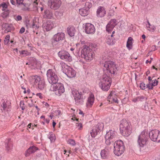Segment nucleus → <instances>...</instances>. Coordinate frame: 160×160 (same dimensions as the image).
Segmentation results:
<instances>
[{
  "label": "nucleus",
  "instance_id": "nucleus-9",
  "mask_svg": "<svg viewBox=\"0 0 160 160\" xmlns=\"http://www.w3.org/2000/svg\"><path fill=\"white\" fill-rule=\"evenodd\" d=\"M60 64L63 68L64 67L65 74L68 77L71 78L75 76L76 72L72 68L66 65L65 63L63 62H61Z\"/></svg>",
  "mask_w": 160,
  "mask_h": 160
},
{
  "label": "nucleus",
  "instance_id": "nucleus-52",
  "mask_svg": "<svg viewBox=\"0 0 160 160\" xmlns=\"http://www.w3.org/2000/svg\"><path fill=\"white\" fill-rule=\"evenodd\" d=\"M88 91V90L87 89H82V91L80 92H81L82 94V96L84 95L85 93H87Z\"/></svg>",
  "mask_w": 160,
  "mask_h": 160
},
{
  "label": "nucleus",
  "instance_id": "nucleus-51",
  "mask_svg": "<svg viewBox=\"0 0 160 160\" xmlns=\"http://www.w3.org/2000/svg\"><path fill=\"white\" fill-rule=\"evenodd\" d=\"M144 108L145 110H148V103L147 102H145V103L144 106Z\"/></svg>",
  "mask_w": 160,
  "mask_h": 160
},
{
  "label": "nucleus",
  "instance_id": "nucleus-5",
  "mask_svg": "<svg viewBox=\"0 0 160 160\" xmlns=\"http://www.w3.org/2000/svg\"><path fill=\"white\" fill-rule=\"evenodd\" d=\"M114 152L118 156L121 155L124 151V146L123 142L121 140H118L115 142L114 144Z\"/></svg>",
  "mask_w": 160,
  "mask_h": 160
},
{
  "label": "nucleus",
  "instance_id": "nucleus-46",
  "mask_svg": "<svg viewBox=\"0 0 160 160\" xmlns=\"http://www.w3.org/2000/svg\"><path fill=\"white\" fill-rule=\"evenodd\" d=\"M140 87L141 89L144 90L146 88V85L143 82L140 83Z\"/></svg>",
  "mask_w": 160,
  "mask_h": 160
},
{
  "label": "nucleus",
  "instance_id": "nucleus-20",
  "mask_svg": "<svg viewBox=\"0 0 160 160\" xmlns=\"http://www.w3.org/2000/svg\"><path fill=\"white\" fill-rule=\"evenodd\" d=\"M38 149V148L34 146L30 147L25 152V155L26 157H28L31 154L34 153Z\"/></svg>",
  "mask_w": 160,
  "mask_h": 160
},
{
  "label": "nucleus",
  "instance_id": "nucleus-24",
  "mask_svg": "<svg viewBox=\"0 0 160 160\" xmlns=\"http://www.w3.org/2000/svg\"><path fill=\"white\" fill-rule=\"evenodd\" d=\"M44 27L47 31L51 30L54 27L53 22L51 21H48L43 24Z\"/></svg>",
  "mask_w": 160,
  "mask_h": 160
},
{
  "label": "nucleus",
  "instance_id": "nucleus-38",
  "mask_svg": "<svg viewBox=\"0 0 160 160\" xmlns=\"http://www.w3.org/2000/svg\"><path fill=\"white\" fill-rule=\"evenodd\" d=\"M9 11L8 10H4V12L2 14V16L3 18H6L9 15Z\"/></svg>",
  "mask_w": 160,
  "mask_h": 160
},
{
  "label": "nucleus",
  "instance_id": "nucleus-45",
  "mask_svg": "<svg viewBox=\"0 0 160 160\" xmlns=\"http://www.w3.org/2000/svg\"><path fill=\"white\" fill-rule=\"evenodd\" d=\"M138 101H142L143 100H147V98L144 97L143 96H139L138 97Z\"/></svg>",
  "mask_w": 160,
  "mask_h": 160
},
{
  "label": "nucleus",
  "instance_id": "nucleus-30",
  "mask_svg": "<svg viewBox=\"0 0 160 160\" xmlns=\"http://www.w3.org/2000/svg\"><path fill=\"white\" fill-rule=\"evenodd\" d=\"M132 41H133V39L132 37H129L128 38L126 46L129 49H131L132 48Z\"/></svg>",
  "mask_w": 160,
  "mask_h": 160
},
{
  "label": "nucleus",
  "instance_id": "nucleus-64",
  "mask_svg": "<svg viewBox=\"0 0 160 160\" xmlns=\"http://www.w3.org/2000/svg\"><path fill=\"white\" fill-rule=\"evenodd\" d=\"M10 2L13 5H15V2L13 0H10Z\"/></svg>",
  "mask_w": 160,
  "mask_h": 160
},
{
  "label": "nucleus",
  "instance_id": "nucleus-47",
  "mask_svg": "<svg viewBox=\"0 0 160 160\" xmlns=\"http://www.w3.org/2000/svg\"><path fill=\"white\" fill-rule=\"evenodd\" d=\"M76 126L78 128V129L81 130L82 128V125L81 123H77Z\"/></svg>",
  "mask_w": 160,
  "mask_h": 160
},
{
  "label": "nucleus",
  "instance_id": "nucleus-8",
  "mask_svg": "<svg viewBox=\"0 0 160 160\" xmlns=\"http://www.w3.org/2000/svg\"><path fill=\"white\" fill-rule=\"evenodd\" d=\"M50 90L55 91V93L58 96L61 95L65 91L63 85L61 83H57L56 86H51Z\"/></svg>",
  "mask_w": 160,
  "mask_h": 160
},
{
  "label": "nucleus",
  "instance_id": "nucleus-31",
  "mask_svg": "<svg viewBox=\"0 0 160 160\" xmlns=\"http://www.w3.org/2000/svg\"><path fill=\"white\" fill-rule=\"evenodd\" d=\"M11 140V139H8V142H6L7 143L6 144V148L8 151L11 149L13 147V144Z\"/></svg>",
  "mask_w": 160,
  "mask_h": 160
},
{
  "label": "nucleus",
  "instance_id": "nucleus-22",
  "mask_svg": "<svg viewBox=\"0 0 160 160\" xmlns=\"http://www.w3.org/2000/svg\"><path fill=\"white\" fill-rule=\"evenodd\" d=\"M97 16L102 17L106 14V11L103 7H99L97 11Z\"/></svg>",
  "mask_w": 160,
  "mask_h": 160
},
{
  "label": "nucleus",
  "instance_id": "nucleus-23",
  "mask_svg": "<svg viewBox=\"0 0 160 160\" xmlns=\"http://www.w3.org/2000/svg\"><path fill=\"white\" fill-rule=\"evenodd\" d=\"M94 101V97L93 94H91L88 98L86 103L87 106L88 108H91L93 105Z\"/></svg>",
  "mask_w": 160,
  "mask_h": 160
},
{
  "label": "nucleus",
  "instance_id": "nucleus-57",
  "mask_svg": "<svg viewBox=\"0 0 160 160\" xmlns=\"http://www.w3.org/2000/svg\"><path fill=\"white\" fill-rule=\"evenodd\" d=\"M16 1L17 4L18 5L19 4L21 3V2H22L23 1V0H16Z\"/></svg>",
  "mask_w": 160,
  "mask_h": 160
},
{
  "label": "nucleus",
  "instance_id": "nucleus-61",
  "mask_svg": "<svg viewBox=\"0 0 160 160\" xmlns=\"http://www.w3.org/2000/svg\"><path fill=\"white\" fill-rule=\"evenodd\" d=\"M37 96H38L40 98H42V94L41 93H38L36 94Z\"/></svg>",
  "mask_w": 160,
  "mask_h": 160
},
{
  "label": "nucleus",
  "instance_id": "nucleus-53",
  "mask_svg": "<svg viewBox=\"0 0 160 160\" xmlns=\"http://www.w3.org/2000/svg\"><path fill=\"white\" fill-rule=\"evenodd\" d=\"M17 21H20L22 19V17L20 15L18 16L15 19Z\"/></svg>",
  "mask_w": 160,
  "mask_h": 160
},
{
  "label": "nucleus",
  "instance_id": "nucleus-15",
  "mask_svg": "<svg viewBox=\"0 0 160 160\" xmlns=\"http://www.w3.org/2000/svg\"><path fill=\"white\" fill-rule=\"evenodd\" d=\"M65 39V34L62 32H58L53 36L52 39V43L59 42Z\"/></svg>",
  "mask_w": 160,
  "mask_h": 160
},
{
  "label": "nucleus",
  "instance_id": "nucleus-27",
  "mask_svg": "<svg viewBox=\"0 0 160 160\" xmlns=\"http://www.w3.org/2000/svg\"><path fill=\"white\" fill-rule=\"evenodd\" d=\"M2 29H5V32L7 33L10 32L12 28V25L7 23H3L2 24Z\"/></svg>",
  "mask_w": 160,
  "mask_h": 160
},
{
  "label": "nucleus",
  "instance_id": "nucleus-29",
  "mask_svg": "<svg viewBox=\"0 0 160 160\" xmlns=\"http://www.w3.org/2000/svg\"><path fill=\"white\" fill-rule=\"evenodd\" d=\"M79 14L82 16H86L89 13V11L84 8H82L79 9Z\"/></svg>",
  "mask_w": 160,
  "mask_h": 160
},
{
  "label": "nucleus",
  "instance_id": "nucleus-39",
  "mask_svg": "<svg viewBox=\"0 0 160 160\" xmlns=\"http://www.w3.org/2000/svg\"><path fill=\"white\" fill-rule=\"evenodd\" d=\"M92 7V4L89 2H87L85 3V6L84 8L88 9V10L89 11V9L91 8Z\"/></svg>",
  "mask_w": 160,
  "mask_h": 160
},
{
  "label": "nucleus",
  "instance_id": "nucleus-16",
  "mask_svg": "<svg viewBox=\"0 0 160 160\" xmlns=\"http://www.w3.org/2000/svg\"><path fill=\"white\" fill-rule=\"evenodd\" d=\"M48 4L51 8L57 10L60 7L62 2L61 0H49Z\"/></svg>",
  "mask_w": 160,
  "mask_h": 160
},
{
  "label": "nucleus",
  "instance_id": "nucleus-1",
  "mask_svg": "<svg viewBox=\"0 0 160 160\" xmlns=\"http://www.w3.org/2000/svg\"><path fill=\"white\" fill-rule=\"evenodd\" d=\"M89 44L88 43H85L82 52V57L87 61L92 60L94 56V53Z\"/></svg>",
  "mask_w": 160,
  "mask_h": 160
},
{
  "label": "nucleus",
  "instance_id": "nucleus-50",
  "mask_svg": "<svg viewBox=\"0 0 160 160\" xmlns=\"http://www.w3.org/2000/svg\"><path fill=\"white\" fill-rule=\"evenodd\" d=\"M112 100L113 102L116 103H118V101L117 99V97L115 98H112Z\"/></svg>",
  "mask_w": 160,
  "mask_h": 160
},
{
  "label": "nucleus",
  "instance_id": "nucleus-18",
  "mask_svg": "<svg viewBox=\"0 0 160 160\" xmlns=\"http://www.w3.org/2000/svg\"><path fill=\"white\" fill-rule=\"evenodd\" d=\"M29 1L27 0V1H23L21 3L18 5V7L21 8V10L24 11H29V7L30 5Z\"/></svg>",
  "mask_w": 160,
  "mask_h": 160
},
{
  "label": "nucleus",
  "instance_id": "nucleus-37",
  "mask_svg": "<svg viewBox=\"0 0 160 160\" xmlns=\"http://www.w3.org/2000/svg\"><path fill=\"white\" fill-rule=\"evenodd\" d=\"M114 26H112L111 25L108 24L106 26V30L108 32H111L114 28Z\"/></svg>",
  "mask_w": 160,
  "mask_h": 160
},
{
  "label": "nucleus",
  "instance_id": "nucleus-59",
  "mask_svg": "<svg viewBox=\"0 0 160 160\" xmlns=\"http://www.w3.org/2000/svg\"><path fill=\"white\" fill-rule=\"evenodd\" d=\"M116 8H117L116 7H115V6H114V5H112L110 8V11H112V9H114V8L116 9Z\"/></svg>",
  "mask_w": 160,
  "mask_h": 160
},
{
  "label": "nucleus",
  "instance_id": "nucleus-11",
  "mask_svg": "<svg viewBox=\"0 0 160 160\" xmlns=\"http://www.w3.org/2000/svg\"><path fill=\"white\" fill-rule=\"evenodd\" d=\"M147 139V133L146 134L144 131L142 132L138 136V143L140 147H143L146 145Z\"/></svg>",
  "mask_w": 160,
  "mask_h": 160
},
{
  "label": "nucleus",
  "instance_id": "nucleus-63",
  "mask_svg": "<svg viewBox=\"0 0 160 160\" xmlns=\"http://www.w3.org/2000/svg\"><path fill=\"white\" fill-rule=\"evenodd\" d=\"M152 49H153L154 51L157 49L156 46L155 45L152 46Z\"/></svg>",
  "mask_w": 160,
  "mask_h": 160
},
{
  "label": "nucleus",
  "instance_id": "nucleus-10",
  "mask_svg": "<svg viewBox=\"0 0 160 160\" xmlns=\"http://www.w3.org/2000/svg\"><path fill=\"white\" fill-rule=\"evenodd\" d=\"M72 93L74 97L76 103L78 105L82 104L83 98L82 93L76 90L72 91Z\"/></svg>",
  "mask_w": 160,
  "mask_h": 160
},
{
  "label": "nucleus",
  "instance_id": "nucleus-26",
  "mask_svg": "<svg viewBox=\"0 0 160 160\" xmlns=\"http://www.w3.org/2000/svg\"><path fill=\"white\" fill-rule=\"evenodd\" d=\"M53 17L52 12L49 10L46 9L44 12L43 17L45 18L52 19Z\"/></svg>",
  "mask_w": 160,
  "mask_h": 160
},
{
  "label": "nucleus",
  "instance_id": "nucleus-4",
  "mask_svg": "<svg viewBox=\"0 0 160 160\" xmlns=\"http://www.w3.org/2000/svg\"><path fill=\"white\" fill-rule=\"evenodd\" d=\"M103 69L110 76L114 74L117 71V68L114 63L111 61L106 62L104 64Z\"/></svg>",
  "mask_w": 160,
  "mask_h": 160
},
{
  "label": "nucleus",
  "instance_id": "nucleus-7",
  "mask_svg": "<svg viewBox=\"0 0 160 160\" xmlns=\"http://www.w3.org/2000/svg\"><path fill=\"white\" fill-rule=\"evenodd\" d=\"M48 81L52 84H56L58 80V77L52 69L48 70L47 72Z\"/></svg>",
  "mask_w": 160,
  "mask_h": 160
},
{
  "label": "nucleus",
  "instance_id": "nucleus-43",
  "mask_svg": "<svg viewBox=\"0 0 160 160\" xmlns=\"http://www.w3.org/2000/svg\"><path fill=\"white\" fill-rule=\"evenodd\" d=\"M0 7L2 8V11L8 10H7V7L8 6L6 3L5 2H2L1 4L0 5Z\"/></svg>",
  "mask_w": 160,
  "mask_h": 160
},
{
  "label": "nucleus",
  "instance_id": "nucleus-62",
  "mask_svg": "<svg viewBox=\"0 0 160 160\" xmlns=\"http://www.w3.org/2000/svg\"><path fill=\"white\" fill-rule=\"evenodd\" d=\"M43 103L46 108H48L49 106V104L47 102H44Z\"/></svg>",
  "mask_w": 160,
  "mask_h": 160
},
{
  "label": "nucleus",
  "instance_id": "nucleus-21",
  "mask_svg": "<svg viewBox=\"0 0 160 160\" xmlns=\"http://www.w3.org/2000/svg\"><path fill=\"white\" fill-rule=\"evenodd\" d=\"M29 78L30 82L35 85H36L41 80L40 77L37 75L31 76Z\"/></svg>",
  "mask_w": 160,
  "mask_h": 160
},
{
  "label": "nucleus",
  "instance_id": "nucleus-60",
  "mask_svg": "<svg viewBox=\"0 0 160 160\" xmlns=\"http://www.w3.org/2000/svg\"><path fill=\"white\" fill-rule=\"evenodd\" d=\"M132 101L134 102H136L137 101H138V97H136L135 98H134L132 100Z\"/></svg>",
  "mask_w": 160,
  "mask_h": 160
},
{
  "label": "nucleus",
  "instance_id": "nucleus-17",
  "mask_svg": "<svg viewBox=\"0 0 160 160\" xmlns=\"http://www.w3.org/2000/svg\"><path fill=\"white\" fill-rule=\"evenodd\" d=\"M159 131L157 129L151 130L149 133V136L150 139L153 141L156 142L157 141V138L159 135Z\"/></svg>",
  "mask_w": 160,
  "mask_h": 160
},
{
  "label": "nucleus",
  "instance_id": "nucleus-49",
  "mask_svg": "<svg viewBox=\"0 0 160 160\" xmlns=\"http://www.w3.org/2000/svg\"><path fill=\"white\" fill-rule=\"evenodd\" d=\"M158 83V80L156 79H155L154 80H153L152 81V82H151V83L153 86H156Z\"/></svg>",
  "mask_w": 160,
  "mask_h": 160
},
{
  "label": "nucleus",
  "instance_id": "nucleus-2",
  "mask_svg": "<svg viewBox=\"0 0 160 160\" xmlns=\"http://www.w3.org/2000/svg\"><path fill=\"white\" fill-rule=\"evenodd\" d=\"M111 76L106 73L102 75L99 86L103 90L107 91L109 90L111 83Z\"/></svg>",
  "mask_w": 160,
  "mask_h": 160
},
{
  "label": "nucleus",
  "instance_id": "nucleus-12",
  "mask_svg": "<svg viewBox=\"0 0 160 160\" xmlns=\"http://www.w3.org/2000/svg\"><path fill=\"white\" fill-rule=\"evenodd\" d=\"M58 55L60 58L67 62H70L72 61V58L70 54L67 52L65 51H59Z\"/></svg>",
  "mask_w": 160,
  "mask_h": 160
},
{
  "label": "nucleus",
  "instance_id": "nucleus-28",
  "mask_svg": "<svg viewBox=\"0 0 160 160\" xmlns=\"http://www.w3.org/2000/svg\"><path fill=\"white\" fill-rule=\"evenodd\" d=\"M106 147L105 149L101 150V156L102 159H105L108 157V149Z\"/></svg>",
  "mask_w": 160,
  "mask_h": 160
},
{
  "label": "nucleus",
  "instance_id": "nucleus-48",
  "mask_svg": "<svg viewBox=\"0 0 160 160\" xmlns=\"http://www.w3.org/2000/svg\"><path fill=\"white\" fill-rule=\"evenodd\" d=\"M153 87L151 82H149L148 84L146 85V88H148L149 90L152 89L153 88Z\"/></svg>",
  "mask_w": 160,
  "mask_h": 160
},
{
  "label": "nucleus",
  "instance_id": "nucleus-6",
  "mask_svg": "<svg viewBox=\"0 0 160 160\" xmlns=\"http://www.w3.org/2000/svg\"><path fill=\"white\" fill-rule=\"evenodd\" d=\"M105 138L106 144L109 145L117 138V133L112 130H109L107 132Z\"/></svg>",
  "mask_w": 160,
  "mask_h": 160
},
{
  "label": "nucleus",
  "instance_id": "nucleus-3",
  "mask_svg": "<svg viewBox=\"0 0 160 160\" xmlns=\"http://www.w3.org/2000/svg\"><path fill=\"white\" fill-rule=\"evenodd\" d=\"M120 130L122 135L124 136L128 137L132 132L130 124L125 119H123L120 125Z\"/></svg>",
  "mask_w": 160,
  "mask_h": 160
},
{
  "label": "nucleus",
  "instance_id": "nucleus-54",
  "mask_svg": "<svg viewBox=\"0 0 160 160\" xmlns=\"http://www.w3.org/2000/svg\"><path fill=\"white\" fill-rule=\"evenodd\" d=\"M25 29L24 28L22 27L19 31V33H22L25 32Z\"/></svg>",
  "mask_w": 160,
  "mask_h": 160
},
{
  "label": "nucleus",
  "instance_id": "nucleus-40",
  "mask_svg": "<svg viewBox=\"0 0 160 160\" xmlns=\"http://www.w3.org/2000/svg\"><path fill=\"white\" fill-rule=\"evenodd\" d=\"M50 136L49 138L51 142H54L55 140V135L53 134L52 132H50Z\"/></svg>",
  "mask_w": 160,
  "mask_h": 160
},
{
  "label": "nucleus",
  "instance_id": "nucleus-55",
  "mask_svg": "<svg viewBox=\"0 0 160 160\" xmlns=\"http://www.w3.org/2000/svg\"><path fill=\"white\" fill-rule=\"evenodd\" d=\"M156 142L160 143V132H159V135L158 136L157 138V141H156Z\"/></svg>",
  "mask_w": 160,
  "mask_h": 160
},
{
  "label": "nucleus",
  "instance_id": "nucleus-58",
  "mask_svg": "<svg viewBox=\"0 0 160 160\" xmlns=\"http://www.w3.org/2000/svg\"><path fill=\"white\" fill-rule=\"evenodd\" d=\"M55 112L56 113V115H59L60 114L61 112L59 110H57L55 111Z\"/></svg>",
  "mask_w": 160,
  "mask_h": 160
},
{
  "label": "nucleus",
  "instance_id": "nucleus-33",
  "mask_svg": "<svg viewBox=\"0 0 160 160\" xmlns=\"http://www.w3.org/2000/svg\"><path fill=\"white\" fill-rule=\"evenodd\" d=\"M107 43L109 45H113L115 43V40L113 38H111V36L107 37Z\"/></svg>",
  "mask_w": 160,
  "mask_h": 160
},
{
  "label": "nucleus",
  "instance_id": "nucleus-41",
  "mask_svg": "<svg viewBox=\"0 0 160 160\" xmlns=\"http://www.w3.org/2000/svg\"><path fill=\"white\" fill-rule=\"evenodd\" d=\"M116 20L115 19H112L111 20V21L109 22L108 24L111 25L112 26H114V27H115V26L117 25L116 23Z\"/></svg>",
  "mask_w": 160,
  "mask_h": 160
},
{
  "label": "nucleus",
  "instance_id": "nucleus-56",
  "mask_svg": "<svg viewBox=\"0 0 160 160\" xmlns=\"http://www.w3.org/2000/svg\"><path fill=\"white\" fill-rule=\"evenodd\" d=\"M27 51H25V50H23V51H22L20 52V53L21 54L26 55L27 54Z\"/></svg>",
  "mask_w": 160,
  "mask_h": 160
},
{
  "label": "nucleus",
  "instance_id": "nucleus-36",
  "mask_svg": "<svg viewBox=\"0 0 160 160\" xmlns=\"http://www.w3.org/2000/svg\"><path fill=\"white\" fill-rule=\"evenodd\" d=\"M27 26L28 27L34 28L35 29H38L39 27L38 26L35 24L34 22H33L31 24L28 23L27 25Z\"/></svg>",
  "mask_w": 160,
  "mask_h": 160
},
{
  "label": "nucleus",
  "instance_id": "nucleus-25",
  "mask_svg": "<svg viewBox=\"0 0 160 160\" xmlns=\"http://www.w3.org/2000/svg\"><path fill=\"white\" fill-rule=\"evenodd\" d=\"M68 34L71 37L73 36L76 32L75 28L72 26H69L67 28Z\"/></svg>",
  "mask_w": 160,
  "mask_h": 160
},
{
  "label": "nucleus",
  "instance_id": "nucleus-44",
  "mask_svg": "<svg viewBox=\"0 0 160 160\" xmlns=\"http://www.w3.org/2000/svg\"><path fill=\"white\" fill-rule=\"evenodd\" d=\"M67 142L68 143L72 145V146H74L76 145L75 140L72 139H69Z\"/></svg>",
  "mask_w": 160,
  "mask_h": 160
},
{
  "label": "nucleus",
  "instance_id": "nucleus-32",
  "mask_svg": "<svg viewBox=\"0 0 160 160\" xmlns=\"http://www.w3.org/2000/svg\"><path fill=\"white\" fill-rule=\"evenodd\" d=\"M38 88L40 90L43 89L45 87V83L43 80H41L38 82Z\"/></svg>",
  "mask_w": 160,
  "mask_h": 160
},
{
  "label": "nucleus",
  "instance_id": "nucleus-14",
  "mask_svg": "<svg viewBox=\"0 0 160 160\" xmlns=\"http://www.w3.org/2000/svg\"><path fill=\"white\" fill-rule=\"evenodd\" d=\"M83 27L85 32L88 34H94L95 32V28L94 26L90 23L83 24Z\"/></svg>",
  "mask_w": 160,
  "mask_h": 160
},
{
  "label": "nucleus",
  "instance_id": "nucleus-42",
  "mask_svg": "<svg viewBox=\"0 0 160 160\" xmlns=\"http://www.w3.org/2000/svg\"><path fill=\"white\" fill-rule=\"evenodd\" d=\"M10 36L9 35H7L5 38L4 40V44L5 45L9 43L10 41Z\"/></svg>",
  "mask_w": 160,
  "mask_h": 160
},
{
  "label": "nucleus",
  "instance_id": "nucleus-35",
  "mask_svg": "<svg viewBox=\"0 0 160 160\" xmlns=\"http://www.w3.org/2000/svg\"><path fill=\"white\" fill-rule=\"evenodd\" d=\"M147 23L148 25H147V27L148 30L150 31H154L156 29L155 27L154 26H152L151 25H150V23L148 21Z\"/></svg>",
  "mask_w": 160,
  "mask_h": 160
},
{
  "label": "nucleus",
  "instance_id": "nucleus-19",
  "mask_svg": "<svg viewBox=\"0 0 160 160\" xmlns=\"http://www.w3.org/2000/svg\"><path fill=\"white\" fill-rule=\"evenodd\" d=\"M10 104V102L9 100L2 98H0V108H2V109H1L2 111L6 110L8 106Z\"/></svg>",
  "mask_w": 160,
  "mask_h": 160
},
{
  "label": "nucleus",
  "instance_id": "nucleus-34",
  "mask_svg": "<svg viewBox=\"0 0 160 160\" xmlns=\"http://www.w3.org/2000/svg\"><path fill=\"white\" fill-rule=\"evenodd\" d=\"M116 97H117V95L115 93V92L114 91H112L110 94H109L108 97V100L109 101V102H110V100H109L111 99H112V98H116Z\"/></svg>",
  "mask_w": 160,
  "mask_h": 160
},
{
  "label": "nucleus",
  "instance_id": "nucleus-13",
  "mask_svg": "<svg viewBox=\"0 0 160 160\" xmlns=\"http://www.w3.org/2000/svg\"><path fill=\"white\" fill-rule=\"evenodd\" d=\"M104 127V124L102 123H98L96 126L93 127L91 132L90 133L92 138H94L102 130Z\"/></svg>",
  "mask_w": 160,
  "mask_h": 160
}]
</instances>
